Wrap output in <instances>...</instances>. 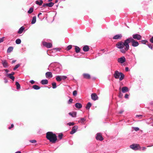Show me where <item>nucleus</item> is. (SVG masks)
<instances>
[{"instance_id":"a878e982","label":"nucleus","mask_w":153,"mask_h":153,"mask_svg":"<svg viewBox=\"0 0 153 153\" xmlns=\"http://www.w3.org/2000/svg\"><path fill=\"white\" fill-rule=\"evenodd\" d=\"M36 21V16H33V18L31 21V23L32 24H34Z\"/></svg>"},{"instance_id":"ddd939ff","label":"nucleus","mask_w":153,"mask_h":153,"mask_svg":"<svg viewBox=\"0 0 153 153\" xmlns=\"http://www.w3.org/2000/svg\"><path fill=\"white\" fill-rule=\"evenodd\" d=\"M122 91L123 93H125L129 91L128 88L127 87H123L122 88Z\"/></svg>"},{"instance_id":"864d4df0","label":"nucleus","mask_w":153,"mask_h":153,"mask_svg":"<svg viewBox=\"0 0 153 153\" xmlns=\"http://www.w3.org/2000/svg\"><path fill=\"white\" fill-rule=\"evenodd\" d=\"M47 4V3L44 4H43V7H48Z\"/></svg>"},{"instance_id":"6e6552de","label":"nucleus","mask_w":153,"mask_h":153,"mask_svg":"<svg viewBox=\"0 0 153 153\" xmlns=\"http://www.w3.org/2000/svg\"><path fill=\"white\" fill-rule=\"evenodd\" d=\"M133 38L134 39H137V40H140L142 36L140 34H134L132 35Z\"/></svg>"},{"instance_id":"aec40b11","label":"nucleus","mask_w":153,"mask_h":153,"mask_svg":"<svg viewBox=\"0 0 153 153\" xmlns=\"http://www.w3.org/2000/svg\"><path fill=\"white\" fill-rule=\"evenodd\" d=\"M7 77H9L10 79H11L13 81H14V80L15 77L13 75H11V74H7Z\"/></svg>"},{"instance_id":"9b49d317","label":"nucleus","mask_w":153,"mask_h":153,"mask_svg":"<svg viewBox=\"0 0 153 153\" xmlns=\"http://www.w3.org/2000/svg\"><path fill=\"white\" fill-rule=\"evenodd\" d=\"M91 96L92 99L94 101L98 99V97L95 93L92 94Z\"/></svg>"},{"instance_id":"49530a36","label":"nucleus","mask_w":153,"mask_h":153,"mask_svg":"<svg viewBox=\"0 0 153 153\" xmlns=\"http://www.w3.org/2000/svg\"><path fill=\"white\" fill-rule=\"evenodd\" d=\"M30 142L31 143H35L36 142V141L35 140H30Z\"/></svg>"},{"instance_id":"052dcab7","label":"nucleus","mask_w":153,"mask_h":153,"mask_svg":"<svg viewBox=\"0 0 153 153\" xmlns=\"http://www.w3.org/2000/svg\"><path fill=\"white\" fill-rule=\"evenodd\" d=\"M16 60H13L12 61V62H11V63L12 64H13V63H15V62H16Z\"/></svg>"},{"instance_id":"c85d7f7f","label":"nucleus","mask_w":153,"mask_h":153,"mask_svg":"<svg viewBox=\"0 0 153 153\" xmlns=\"http://www.w3.org/2000/svg\"><path fill=\"white\" fill-rule=\"evenodd\" d=\"M91 104L90 102H88L86 106V108L87 109H89L90 107H91Z\"/></svg>"},{"instance_id":"a211bd4d","label":"nucleus","mask_w":153,"mask_h":153,"mask_svg":"<svg viewBox=\"0 0 153 153\" xmlns=\"http://www.w3.org/2000/svg\"><path fill=\"white\" fill-rule=\"evenodd\" d=\"M35 3L36 4L40 6L43 3V1L42 0H37L36 1Z\"/></svg>"},{"instance_id":"603ef678","label":"nucleus","mask_w":153,"mask_h":153,"mask_svg":"<svg viewBox=\"0 0 153 153\" xmlns=\"http://www.w3.org/2000/svg\"><path fill=\"white\" fill-rule=\"evenodd\" d=\"M30 82L32 84H33L34 83L35 81L33 80H31L30 81Z\"/></svg>"},{"instance_id":"e433bc0d","label":"nucleus","mask_w":153,"mask_h":153,"mask_svg":"<svg viewBox=\"0 0 153 153\" xmlns=\"http://www.w3.org/2000/svg\"><path fill=\"white\" fill-rule=\"evenodd\" d=\"M61 80H65L67 78V77L65 76H61Z\"/></svg>"},{"instance_id":"393cba45","label":"nucleus","mask_w":153,"mask_h":153,"mask_svg":"<svg viewBox=\"0 0 153 153\" xmlns=\"http://www.w3.org/2000/svg\"><path fill=\"white\" fill-rule=\"evenodd\" d=\"M13 47H9L7 50V52L8 53H10L11 52H12L13 50Z\"/></svg>"},{"instance_id":"e2e57ef3","label":"nucleus","mask_w":153,"mask_h":153,"mask_svg":"<svg viewBox=\"0 0 153 153\" xmlns=\"http://www.w3.org/2000/svg\"><path fill=\"white\" fill-rule=\"evenodd\" d=\"M123 111H124L123 110H121L119 112V113L120 114H121L122 113Z\"/></svg>"},{"instance_id":"4468645a","label":"nucleus","mask_w":153,"mask_h":153,"mask_svg":"<svg viewBox=\"0 0 153 153\" xmlns=\"http://www.w3.org/2000/svg\"><path fill=\"white\" fill-rule=\"evenodd\" d=\"M122 37V35L121 34H117L114 36L113 37V39H120Z\"/></svg>"},{"instance_id":"774afa93","label":"nucleus","mask_w":153,"mask_h":153,"mask_svg":"<svg viewBox=\"0 0 153 153\" xmlns=\"http://www.w3.org/2000/svg\"><path fill=\"white\" fill-rule=\"evenodd\" d=\"M42 14V13H39L38 14V16L39 17V16L40 15H41Z\"/></svg>"},{"instance_id":"7ed1b4c3","label":"nucleus","mask_w":153,"mask_h":153,"mask_svg":"<svg viewBox=\"0 0 153 153\" xmlns=\"http://www.w3.org/2000/svg\"><path fill=\"white\" fill-rule=\"evenodd\" d=\"M114 76L115 79H118L119 78L120 81L122 80L124 77V75L123 73L117 71H115Z\"/></svg>"},{"instance_id":"338daca9","label":"nucleus","mask_w":153,"mask_h":153,"mask_svg":"<svg viewBox=\"0 0 153 153\" xmlns=\"http://www.w3.org/2000/svg\"><path fill=\"white\" fill-rule=\"evenodd\" d=\"M150 103L151 105H152L153 104V101L151 102H150Z\"/></svg>"},{"instance_id":"0e129e2a","label":"nucleus","mask_w":153,"mask_h":153,"mask_svg":"<svg viewBox=\"0 0 153 153\" xmlns=\"http://www.w3.org/2000/svg\"><path fill=\"white\" fill-rule=\"evenodd\" d=\"M5 71L6 73H8L9 72V71L7 69H5Z\"/></svg>"},{"instance_id":"39448f33","label":"nucleus","mask_w":153,"mask_h":153,"mask_svg":"<svg viewBox=\"0 0 153 153\" xmlns=\"http://www.w3.org/2000/svg\"><path fill=\"white\" fill-rule=\"evenodd\" d=\"M130 147L131 149L135 150H137L140 149L141 147L138 144H133L130 145Z\"/></svg>"},{"instance_id":"dca6fc26","label":"nucleus","mask_w":153,"mask_h":153,"mask_svg":"<svg viewBox=\"0 0 153 153\" xmlns=\"http://www.w3.org/2000/svg\"><path fill=\"white\" fill-rule=\"evenodd\" d=\"M89 48L88 46L86 45L84 46L83 48V50L85 52L88 51L89 50Z\"/></svg>"},{"instance_id":"f3484780","label":"nucleus","mask_w":153,"mask_h":153,"mask_svg":"<svg viewBox=\"0 0 153 153\" xmlns=\"http://www.w3.org/2000/svg\"><path fill=\"white\" fill-rule=\"evenodd\" d=\"M75 106L76 108L78 109H80L81 108L82 106L81 104L79 103H76L75 104Z\"/></svg>"},{"instance_id":"cd10ccee","label":"nucleus","mask_w":153,"mask_h":153,"mask_svg":"<svg viewBox=\"0 0 153 153\" xmlns=\"http://www.w3.org/2000/svg\"><path fill=\"white\" fill-rule=\"evenodd\" d=\"M56 79L58 82H60L62 80L61 76H56Z\"/></svg>"},{"instance_id":"20e7f679","label":"nucleus","mask_w":153,"mask_h":153,"mask_svg":"<svg viewBox=\"0 0 153 153\" xmlns=\"http://www.w3.org/2000/svg\"><path fill=\"white\" fill-rule=\"evenodd\" d=\"M128 39V44L130 42L132 43V45L133 47H137L139 45V43L138 42L134 40L132 38L130 37L127 39Z\"/></svg>"},{"instance_id":"f704fd0d","label":"nucleus","mask_w":153,"mask_h":153,"mask_svg":"<svg viewBox=\"0 0 153 153\" xmlns=\"http://www.w3.org/2000/svg\"><path fill=\"white\" fill-rule=\"evenodd\" d=\"M52 88L53 89H55L57 87L56 85V83L55 82H53L52 83Z\"/></svg>"},{"instance_id":"bf43d9fd","label":"nucleus","mask_w":153,"mask_h":153,"mask_svg":"<svg viewBox=\"0 0 153 153\" xmlns=\"http://www.w3.org/2000/svg\"><path fill=\"white\" fill-rule=\"evenodd\" d=\"M4 83H6L8 82V80L6 79H5V78L4 79Z\"/></svg>"},{"instance_id":"9d476101","label":"nucleus","mask_w":153,"mask_h":153,"mask_svg":"<svg viewBox=\"0 0 153 153\" xmlns=\"http://www.w3.org/2000/svg\"><path fill=\"white\" fill-rule=\"evenodd\" d=\"M126 61V58L124 56H123L121 57L118 58L117 60L118 62L121 64H122L125 62Z\"/></svg>"},{"instance_id":"6ab92c4d","label":"nucleus","mask_w":153,"mask_h":153,"mask_svg":"<svg viewBox=\"0 0 153 153\" xmlns=\"http://www.w3.org/2000/svg\"><path fill=\"white\" fill-rule=\"evenodd\" d=\"M83 75L84 78L89 79L90 78V76L88 74H84Z\"/></svg>"},{"instance_id":"8fccbe9b","label":"nucleus","mask_w":153,"mask_h":153,"mask_svg":"<svg viewBox=\"0 0 153 153\" xmlns=\"http://www.w3.org/2000/svg\"><path fill=\"white\" fill-rule=\"evenodd\" d=\"M150 42L151 43H153V36L150 39Z\"/></svg>"},{"instance_id":"2f4dec72","label":"nucleus","mask_w":153,"mask_h":153,"mask_svg":"<svg viewBox=\"0 0 153 153\" xmlns=\"http://www.w3.org/2000/svg\"><path fill=\"white\" fill-rule=\"evenodd\" d=\"M47 6L49 7H52L54 5V4L53 2H51L49 3H47Z\"/></svg>"},{"instance_id":"1a4fd4ad","label":"nucleus","mask_w":153,"mask_h":153,"mask_svg":"<svg viewBox=\"0 0 153 153\" xmlns=\"http://www.w3.org/2000/svg\"><path fill=\"white\" fill-rule=\"evenodd\" d=\"M78 128V126H74L72 129L71 131L70 132L71 134H73L75 133L76 131Z\"/></svg>"},{"instance_id":"13d9d810","label":"nucleus","mask_w":153,"mask_h":153,"mask_svg":"<svg viewBox=\"0 0 153 153\" xmlns=\"http://www.w3.org/2000/svg\"><path fill=\"white\" fill-rule=\"evenodd\" d=\"M119 94H120L119 95V97H121L122 96V94H121V93L120 92L119 93Z\"/></svg>"},{"instance_id":"680f3d73","label":"nucleus","mask_w":153,"mask_h":153,"mask_svg":"<svg viewBox=\"0 0 153 153\" xmlns=\"http://www.w3.org/2000/svg\"><path fill=\"white\" fill-rule=\"evenodd\" d=\"M10 74H11V75H13L15 74V73L13 72H12Z\"/></svg>"},{"instance_id":"423d86ee","label":"nucleus","mask_w":153,"mask_h":153,"mask_svg":"<svg viewBox=\"0 0 153 153\" xmlns=\"http://www.w3.org/2000/svg\"><path fill=\"white\" fill-rule=\"evenodd\" d=\"M42 45H43L48 48H51L52 45L51 43H48L45 42H42Z\"/></svg>"},{"instance_id":"f8f14e48","label":"nucleus","mask_w":153,"mask_h":153,"mask_svg":"<svg viewBox=\"0 0 153 153\" xmlns=\"http://www.w3.org/2000/svg\"><path fill=\"white\" fill-rule=\"evenodd\" d=\"M46 77L47 78H51L53 75L51 72H48L45 74Z\"/></svg>"},{"instance_id":"ea45409f","label":"nucleus","mask_w":153,"mask_h":153,"mask_svg":"<svg viewBox=\"0 0 153 153\" xmlns=\"http://www.w3.org/2000/svg\"><path fill=\"white\" fill-rule=\"evenodd\" d=\"M75 124V123L74 122H69L67 124V125L69 126H73Z\"/></svg>"},{"instance_id":"0eeeda50","label":"nucleus","mask_w":153,"mask_h":153,"mask_svg":"<svg viewBox=\"0 0 153 153\" xmlns=\"http://www.w3.org/2000/svg\"><path fill=\"white\" fill-rule=\"evenodd\" d=\"M96 138L97 140H99L100 141H102L103 139L101 134L100 133H97V134Z\"/></svg>"},{"instance_id":"de8ad7c7","label":"nucleus","mask_w":153,"mask_h":153,"mask_svg":"<svg viewBox=\"0 0 153 153\" xmlns=\"http://www.w3.org/2000/svg\"><path fill=\"white\" fill-rule=\"evenodd\" d=\"M4 38V37H3L1 38H0V43L3 41Z\"/></svg>"},{"instance_id":"c03bdc74","label":"nucleus","mask_w":153,"mask_h":153,"mask_svg":"<svg viewBox=\"0 0 153 153\" xmlns=\"http://www.w3.org/2000/svg\"><path fill=\"white\" fill-rule=\"evenodd\" d=\"M73 101V100L72 99H70L68 102V103L70 104V103H71Z\"/></svg>"},{"instance_id":"4be33fe9","label":"nucleus","mask_w":153,"mask_h":153,"mask_svg":"<svg viewBox=\"0 0 153 153\" xmlns=\"http://www.w3.org/2000/svg\"><path fill=\"white\" fill-rule=\"evenodd\" d=\"M25 27L23 26L21 27L19 29L18 33L19 34L22 33Z\"/></svg>"},{"instance_id":"3c124183","label":"nucleus","mask_w":153,"mask_h":153,"mask_svg":"<svg viewBox=\"0 0 153 153\" xmlns=\"http://www.w3.org/2000/svg\"><path fill=\"white\" fill-rule=\"evenodd\" d=\"M14 126V125L13 124H12L11 125V126L10 127H9L8 128L9 129H11V128H13Z\"/></svg>"},{"instance_id":"5701e85b","label":"nucleus","mask_w":153,"mask_h":153,"mask_svg":"<svg viewBox=\"0 0 153 153\" xmlns=\"http://www.w3.org/2000/svg\"><path fill=\"white\" fill-rule=\"evenodd\" d=\"M48 83V80L47 79H43L41 81V83L42 85H46Z\"/></svg>"},{"instance_id":"2eb2a0df","label":"nucleus","mask_w":153,"mask_h":153,"mask_svg":"<svg viewBox=\"0 0 153 153\" xmlns=\"http://www.w3.org/2000/svg\"><path fill=\"white\" fill-rule=\"evenodd\" d=\"M69 114L73 117H75L76 115V113L75 112H70L69 113Z\"/></svg>"},{"instance_id":"b1692460","label":"nucleus","mask_w":153,"mask_h":153,"mask_svg":"<svg viewBox=\"0 0 153 153\" xmlns=\"http://www.w3.org/2000/svg\"><path fill=\"white\" fill-rule=\"evenodd\" d=\"M2 63L3 66L4 68H6L7 66V63L6 60H3L2 61Z\"/></svg>"},{"instance_id":"58836bf2","label":"nucleus","mask_w":153,"mask_h":153,"mask_svg":"<svg viewBox=\"0 0 153 153\" xmlns=\"http://www.w3.org/2000/svg\"><path fill=\"white\" fill-rule=\"evenodd\" d=\"M63 136V135L62 133L60 134L59 135L58 137L60 140H61L62 139Z\"/></svg>"},{"instance_id":"c9c22d12","label":"nucleus","mask_w":153,"mask_h":153,"mask_svg":"<svg viewBox=\"0 0 153 153\" xmlns=\"http://www.w3.org/2000/svg\"><path fill=\"white\" fill-rule=\"evenodd\" d=\"M20 65V64H18L16 65L15 67L14 68L13 70H16L17 68H18Z\"/></svg>"},{"instance_id":"72a5a7b5","label":"nucleus","mask_w":153,"mask_h":153,"mask_svg":"<svg viewBox=\"0 0 153 153\" xmlns=\"http://www.w3.org/2000/svg\"><path fill=\"white\" fill-rule=\"evenodd\" d=\"M33 8L32 7H30L29 10L27 12L28 13H31L33 12Z\"/></svg>"},{"instance_id":"a18cd8bd","label":"nucleus","mask_w":153,"mask_h":153,"mask_svg":"<svg viewBox=\"0 0 153 153\" xmlns=\"http://www.w3.org/2000/svg\"><path fill=\"white\" fill-rule=\"evenodd\" d=\"M148 46L149 48L152 49V46L151 44H148Z\"/></svg>"},{"instance_id":"f257e3e1","label":"nucleus","mask_w":153,"mask_h":153,"mask_svg":"<svg viewBox=\"0 0 153 153\" xmlns=\"http://www.w3.org/2000/svg\"><path fill=\"white\" fill-rule=\"evenodd\" d=\"M128 39H127L124 41V42L120 41L116 44V47L118 48L121 49L120 51L121 53H125L126 51L128 50L129 46L128 44Z\"/></svg>"},{"instance_id":"37998d69","label":"nucleus","mask_w":153,"mask_h":153,"mask_svg":"<svg viewBox=\"0 0 153 153\" xmlns=\"http://www.w3.org/2000/svg\"><path fill=\"white\" fill-rule=\"evenodd\" d=\"M133 128L135 131H137L139 130V128L138 127H134Z\"/></svg>"},{"instance_id":"c756f323","label":"nucleus","mask_w":153,"mask_h":153,"mask_svg":"<svg viewBox=\"0 0 153 153\" xmlns=\"http://www.w3.org/2000/svg\"><path fill=\"white\" fill-rule=\"evenodd\" d=\"M33 88L35 90H37L39 89L40 88V87L37 85H35L33 86Z\"/></svg>"},{"instance_id":"7c9ffc66","label":"nucleus","mask_w":153,"mask_h":153,"mask_svg":"<svg viewBox=\"0 0 153 153\" xmlns=\"http://www.w3.org/2000/svg\"><path fill=\"white\" fill-rule=\"evenodd\" d=\"M16 85L17 89H19L20 88V85L18 82H16Z\"/></svg>"},{"instance_id":"09e8293b","label":"nucleus","mask_w":153,"mask_h":153,"mask_svg":"<svg viewBox=\"0 0 153 153\" xmlns=\"http://www.w3.org/2000/svg\"><path fill=\"white\" fill-rule=\"evenodd\" d=\"M128 96H129V95H128L127 94H126L125 96L124 97L125 98H128Z\"/></svg>"},{"instance_id":"f03ea898","label":"nucleus","mask_w":153,"mask_h":153,"mask_svg":"<svg viewBox=\"0 0 153 153\" xmlns=\"http://www.w3.org/2000/svg\"><path fill=\"white\" fill-rule=\"evenodd\" d=\"M46 137L50 142L55 143L57 140V137L55 134L52 132H48L46 133Z\"/></svg>"},{"instance_id":"412c9836","label":"nucleus","mask_w":153,"mask_h":153,"mask_svg":"<svg viewBox=\"0 0 153 153\" xmlns=\"http://www.w3.org/2000/svg\"><path fill=\"white\" fill-rule=\"evenodd\" d=\"M86 120V119L84 118H81L78 121V122L82 124H84V122Z\"/></svg>"},{"instance_id":"6e6d98bb","label":"nucleus","mask_w":153,"mask_h":153,"mask_svg":"<svg viewBox=\"0 0 153 153\" xmlns=\"http://www.w3.org/2000/svg\"><path fill=\"white\" fill-rule=\"evenodd\" d=\"M142 115H137L136 116V117H142Z\"/></svg>"},{"instance_id":"4d7b16f0","label":"nucleus","mask_w":153,"mask_h":153,"mask_svg":"<svg viewBox=\"0 0 153 153\" xmlns=\"http://www.w3.org/2000/svg\"><path fill=\"white\" fill-rule=\"evenodd\" d=\"M146 149V147H143L142 148V150H143V151H144Z\"/></svg>"},{"instance_id":"bb28decb","label":"nucleus","mask_w":153,"mask_h":153,"mask_svg":"<svg viewBox=\"0 0 153 153\" xmlns=\"http://www.w3.org/2000/svg\"><path fill=\"white\" fill-rule=\"evenodd\" d=\"M75 52L76 53H78L80 52V48L79 47L77 46H75Z\"/></svg>"},{"instance_id":"a19ab883","label":"nucleus","mask_w":153,"mask_h":153,"mask_svg":"<svg viewBox=\"0 0 153 153\" xmlns=\"http://www.w3.org/2000/svg\"><path fill=\"white\" fill-rule=\"evenodd\" d=\"M72 48V46L71 45H69L68 46L67 48V50H69L71 49Z\"/></svg>"},{"instance_id":"69168bd1","label":"nucleus","mask_w":153,"mask_h":153,"mask_svg":"<svg viewBox=\"0 0 153 153\" xmlns=\"http://www.w3.org/2000/svg\"><path fill=\"white\" fill-rule=\"evenodd\" d=\"M21 152L20 151H18L16 152L15 153H21Z\"/></svg>"},{"instance_id":"5fc2aeb1","label":"nucleus","mask_w":153,"mask_h":153,"mask_svg":"<svg viewBox=\"0 0 153 153\" xmlns=\"http://www.w3.org/2000/svg\"><path fill=\"white\" fill-rule=\"evenodd\" d=\"M125 71H129V68L128 67H126L125 68Z\"/></svg>"},{"instance_id":"4c0bfd02","label":"nucleus","mask_w":153,"mask_h":153,"mask_svg":"<svg viewBox=\"0 0 153 153\" xmlns=\"http://www.w3.org/2000/svg\"><path fill=\"white\" fill-rule=\"evenodd\" d=\"M77 94V91L76 90L73 91V95L74 96H76Z\"/></svg>"},{"instance_id":"79ce46f5","label":"nucleus","mask_w":153,"mask_h":153,"mask_svg":"<svg viewBox=\"0 0 153 153\" xmlns=\"http://www.w3.org/2000/svg\"><path fill=\"white\" fill-rule=\"evenodd\" d=\"M147 42V41L146 40H143L141 41V43L144 44H145Z\"/></svg>"},{"instance_id":"473e14b6","label":"nucleus","mask_w":153,"mask_h":153,"mask_svg":"<svg viewBox=\"0 0 153 153\" xmlns=\"http://www.w3.org/2000/svg\"><path fill=\"white\" fill-rule=\"evenodd\" d=\"M21 41L20 39H18L16 40V43L17 44H20L21 43Z\"/></svg>"}]
</instances>
